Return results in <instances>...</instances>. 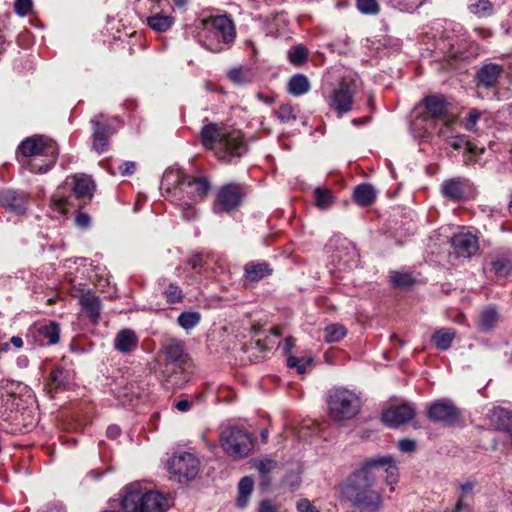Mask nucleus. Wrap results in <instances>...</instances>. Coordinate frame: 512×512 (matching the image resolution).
I'll return each mask as SVG.
<instances>
[{"mask_svg":"<svg viewBox=\"0 0 512 512\" xmlns=\"http://www.w3.org/2000/svg\"><path fill=\"white\" fill-rule=\"evenodd\" d=\"M376 483L374 471L362 465L342 485V497L361 512H379L383 507V494L375 489Z\"/></svg>","mask_w":512,"mask_h":512,"instance_id":"obj_1","label":"nucleus"},{"mask_svg":"<svg viewBox=\"0 0 512 512\" xmlns=\"http://www.w3.org/2000/svg\"><path fill=\"white\" fill-rule=\"evenodd\" d=\"M201 142L206 148L215 150L219 160L229 163L240 158L247 148L240 131L223 132L213 123L202 128Z\"/></svg>","mask_w":512,"mask_h":512,"instance_id":"obj_2","label":"nucleus"},{"mask_svg":"<svg viewBox=\"0 0 512 512\" xmlns=\"http://www.w3.org/2000/svg\"><path fill=\"white\" fill-rule=\"evenodd\" d=\"M164 366L162 375L166 382L174 386H181L188 381L186 371L190 366L188 353L184 343L178 339H168L162 345Z\"/></svg>","mask_w":512,"mask_h":512,"instance_id":"obj_3","label":"nucleus"},{"mask_svg":"<svg viewBox=\"0 0 512 512\" xmlns=\"http://www.w3.org/2000/svg\"><path fill=\"white\" fill-rule=\"evenodd\" d=\"M31 158L44 156L46 160L39 164L37 159H33L29 166L30 170L35 173L47 172L56 162L58 156L57 144L50 138L34 135L23 140L17 148V158Z\"/></svg>","mask_w":512,"mask_h":512,"instance_id":"obj_4","label":"nucleus"},{"mask_svg":"<svg viewBox=\"0 0 512 512\" xmlns=\"http://www.w3.org/2000/svg\"><path fill=\"white\" fill-rule=\"evenodd\" d=\"M205 35L203 45L212 52H220L235 39L233 22L225 15L213 16L204 20Z\"/></svg>","mask_w":512,"mask_h":512,"instance_id":"obj_5","label":"nucleus"},{"mask_svg":"<svg viewBox=\"0 0 512 512\" xmlns=\"http://www.w3.org/2000/svg\"><path fill=\"white\" fill-rule=\"evenodd\" d=\"M328 412L335 421L354 418L361 409L359 396L346 388H335L329 391L327 398Z\"/></svg>","mask_w":512,"mask_h":512,"instance_id":"obj_6","label":"nucleus"},{"mask_svg":"<svg viewBox=\"0 0 512 512\" xmlns=\"http://www.w3.org/2000/svg\"><path fill=\"white\" fill-rule=\"evenodd\" d=\"M220 444L224 452L234 459L249 456L254 448L251 435L237 427L225 428L220 435Z\"/></svg>","mask_w":512,"mask_h":512,"instance_id":"obj_7","label":"nucleus"},{"mask_svg":"<svg viewBox=\"0 0 512 512\" xmlns=\"http://www.w3.org/2000/svg\"><path fill=\"white\" fill-rule=\"evenodd\" d=\"M168 468L171 474L190 481L199 474L200 461L194 454L182 452L171 457Z\"/></svg>","mask_w":512,"mask_h":512,"instance_id":"obj_8","label":"nucleus"},{"mask_svg":"<svg viewBox=\"0 0 512 512\" xmlns=\"http://www.w3.org/2000/svg\"><path fill=\"white\" fill-rule=\"evenodd\" d=\"M427 417L436 423L453 426L459 421L460 410L449 399H441L427 406Z\"/></svg>","mask_w":512,"mask_h":512,"instance_id":"obj_9","label":"nucleus"},{"mask_svg":"<svg viewBox=\"0 0 512 512\" xmlns=\"http://www.w3.org/2000/svg\"><path fill=\"white\" fill-rule=\"evenodd\" d=\"M119 497L124 512H144L145 486L142 482L136 481L124 486Z\"/></svg>","mask_w":512,"mask_h":512,"instance_id":"obj_10","label":"nucleus"},{"mask_svg":"<svg viewBox=\"0 0 512 512\" xmlns=\"http://www.w3.org/2000/svg\"><path fill=\"white\" fill-rule=\"evenodd\" d=\"M244 195L245 192L241 185L226 184L217 193L214 210L216 212L233 211L241 205Z\"/></svg>","mask_w":512,"mask_h":512,"instance_id":"obj_11","label":"nucleus"},{"mask_svg":"<svg viewBox=\"0 0 512 512\" xmlns=\"http://www.w3.org/2000/svg\"><path fill=\"white\" fill-rule=\"evenodd\" d=\"M423 103L427 111V116L437 122H441V127L437 134L439 136H445L450 126L455 122V118L447 116L445 100L440 96L433 95L425 97Z\"/></svg>","mask_w":512,"mask_h":512,"instance_id":"obj_12","label":"nucleus"},{"mask_svg":"<svg viewBox=\"0 0 512 512\" xmlns=\"http://www.w3.org/2000/svg\"><path fill=\"white\" fill-rule=\"evenodd\" d=\"M176 176L179 190L186 193L192 202L201 201L206 197L210 189V183L206 178L187 175L180 176L178 173Z\"/></svg>","mask_w":512,"mask_h":512,"instance_id":"obj_13","label":"nucleus"},{"mask_svg":"<svg viewBox=\"0 0 512 512\" xmlns=\"http://www.w3.org/2000/svg\"><path fill=\"white\" fill-rule=\"evenodd\" d=\"M331 259L339 271L351 270L358 265L359 253L353 243L343 240L331 255Z\"/></svg>","mask_w":512,"mask_h":512,"instance_id":"obj_14","label":"nucleus"},{"mask_svg":"<svg viewBox=\"0 0 512 512\" xmlns=\"http://www.w3.org/2000/svg\"><path fill=\"white\" fill-rule=\"evenodd\" d=\"M326 100L329 108L334 110L338 117H342L352 109L353 92L346 84L342 83L331 92Z\"/></svg>","mask_w":512,"mask_h":512,"instance_id":"obj_15","label":"nucleus"},{"mask_svg":"<svg viewBox=\"0 0 512 512\" xmlns=\"http://www.w3.org/2000/svg\"><path fill=\"white\" fill-rule=\"evenodd\" d=\"M450 242L458 257L470 258L479 250L477 236L469 231H460L454 234Z\"/></svg>","mask_w":512,"mask_h":512,"instance_id":"obj_16","label":"nucleus"},{"mask_svg":"<svg viewBox=\"0 0 512 512\" xmlns=\"http://www.w3.org/2000/svg\"><path fill=\"white\" fill-rule=\"evenodd\" d=\"M363 466H369V470L374 471L377 477L385 473L388 485L395 484L398 481V468L394 459L389 455L370 459Z\"/></svg>","mask_w":512,"mask_h":512,"instance_id":"obj_17","label":"nucleus"},{"mask_svg":"<svg viewBox=\"0 0 512 512\" xmlns=\"http://www.w3.org/2000/svg\"><path fill=\"white\" fill-rule=\"evenodd\" d=\"M415 416V409L412 405L403 404L393 406L385 410L382 420L389 428H397L400 425L412 420Z\"/></svg>","mask_w":512,"mask_h":512,"instance_id":"obj_18","label":"nucleus"},{"mask_svg":"<svg viewBox=\"0 0 512 512\" xmlns=\"http://www.w3.org/2000/svg\"><path fill=\"white\" fill-rule=\"evenodd\" d=\"M503 73V67L494 63H487L480 67L475 79L478 87L490 88L498 83Z\"/></svg>","mask_w":512,"mask_h":512,"instance_id":"obj_19","label":"nucleus"},{"mask_svg":"<svg viewBox=\"0 0 512 512\" xmlns=\"http://www.w3.org/2000/svg\"><path fill=\"white\" fill-rule=\"evenodd\" d=\"M449 145L455 149L459 150L462 147L466 148V153L464 155V161L466 164L476 163L480 160V156L486 153V148H478L472 143L468 142L464 136H451L448 137Z\"/></svg>","mask_w":512,"mask_h":512,"instance_id":"obj_20","label":"nucleus"},{"mask_svg":"<svg viewBox=\"0 0 512 512\" xmlns=\"http://www.w3.org/2000/svg\"><path fill=\"white\" fill-rule=\"evenodd\" d=\"M28 197L23 192L5 190L0 192V204L16 213H24L27 208Z\"/></svg>","mask_w":512,"mask_h":512,"instance_id":"obj_21","label":"nucleus"},{"mask_svg":"<svg viewBox=\"0 0 512 512\" xmlns=\"http://www.w3.org/2000/svg\"><path fill=\"white\" fill-rule=\"evenodd\" d=\"M467 180L464 178H452L446 180L441 185L443 196L453 202H458L464 198Z\"/></svg>","mask_w":512,"mask_h":512,"instance_id":"obj_22","label":"nucleus"},{"mask_svg":"<svg viewBox=\"0 0 512 512\" xmlns=\"http://www.w3.org/2000/svg\"><path fill=\"white\" fill-rule=\"evenodd\" d=\"M60 337V326L55 321H49L37 327L36 340L40 345H54L58 343Z\"/></svg>","mask_w":512,"mask_h":512,"instance_id":"obj_23","label":"nucleus"},{"mask_svg":"<svg viewBox=\"0 0 512 512\" xmlns=\"http://www.w3.org/2000/svg\"><path fill=\"white\" fill-rule=\"evenodd\" d=\"M138 346V337L131 329L120 330L114 339V348L121 353L134 351Z\"/></svg>","mask_w":512,"mask_h":512,"instance_id":"obj_24","label":"nucleus"},{"mask_svg":"<svg viewBox=\"0 0 512 512\" xmlns=\"http://www.w3.org/2000/svg\"><path fill=\"white\" fill-rule=\"evenodd\" d=\"M144 512H165L168 507L167 498L158 491L145 487Z\"/></svg>","mask_w":512,"mask_h":512,"instance_id":"obj_25","label":"nucleus"},{"mask_svg":"<svg viewBox=\"0 0 512 512\" xmlns=\"http://www.w3.org/2000/svg\"><path fill=\"white\" fill-rule=\"evenodd\" d=\"M489 419L491 425L498 431L510 432L512 431V413L504 408H494L490 414Z\"/></svg>","mask_w":512,"mask_h":512,"instance_id":"obj_26","label":"nucleus"},{"mask_svg":"<svg viewBox=\"0 0 512 512\" xmlns=\"http://www.w3.org/2000/svg\"><path fill=\"white\" fill-rule=\"evenodd\" d=\"M272 268L267 262H249L244 266V276L251 282H258L271 275Z\"/></svg>","mask_w":512,"mask_h":512,"instance_id":"obj_27","label":"nucleus"},{"mask_svg":"<svg viewBox=\"0 0 512 512\" xmlns=\"http://www.w3.org/2000/svg\"><path fill=\"white\" fill-rule=\"evenodd\" d=\"M456 336L452 328H442L433 333L431 342L440 350H447L451 347Z\"/></svg>","mask_w":512,"mask_h":512,"instance_id":"obj_28","label":"nucleus"},{"mask_svg":"<svg viewBox=\"0 0 512 512\" xmlns=\"http://www.w3.org/2000/svg\"><path fill=\"white\" fill-rule=\"evenodd\" d=\"M310 82L303 74H296L290 78L287 84V91L292 96H301L310 90Z\"/></svg>","mask_w":512,"mask_h":512,"instance_id":"obj_29","label":"nucleus"},{"mask_svg":"<svg viewBox=\"0 0 512 512\" xmlns=\"http://www.w3.org/2000/svg\"><path fill=\"white\" fill-rule=\"evenodd\" d=\"M254 481L251 477H243L238 484V496L236 499V505L239 508L247 506L250 500V496L253 492Z\"/></svg>","mask_w":512,"mask_h":512,"instance_id":"obj_30","label":"nucleus"},{"mask_svg":"<svg viewBox=\"0 0 512 512\" xmlns=\"http://www.w3.org/2000/svg\"><path fill=\"white\" fill-rule=\"evenodd\" d=\"M93 188L94 184L90 177L86 175L74 177L73 193L77 198H91Z\"/></svg>","mask_w":512,"mask_h":512,"instance_id":"obj_31","label":"nucleus"},{"mask_svg":"<svg viewBox=\"0 0 512 512\" xmlns=\"http://www.w3.org/2000/svg\"><path fill=\"white\" fill-rule=\"evenodd\" d=\"M353 196L360 206H368L375 200L376 192L372 185L361 184L355 188Z\"/></svg>","mask_w":512,"mask_h":512,"instance_id":"obj_32","label":"nucleus"},{"mask_svg":"<svg viewBox=\"0 0 512 512\" xmlns=\"http://www.w3.org/2000/svg\"><path fill=\"white\" fill-rule=\"evenodd\" d=\"M147 25L156 32H166L174 24L172 16L156 13L146 19Z\"/></svg>","mask_w":512,"mask_h":512,"instance_id":"obj_33","label":"nucleus"},{"mask_svg":"<svg viewBox=\"0 0 512 512\" xmlns=\"http://www.w3.org/2000/svg\"><path fill=\"white\" fill-rule=\"evenodd\" d=\"M82 310L87 314L90 321L94 324L98 322L100 316V301L97 297H85L80 301Z\"/></svg>","mask_w":512,"mask_h":512,"instance_id":"obj_34","label":"nucleus"},{"mask_svg":"<svg viewBox=\"0 0 512 512\" xmlns=\"http://www.w3.org/2000/svg\"><path fill=\"white\" fill-rule=\"evenodd\" d=\"M314 198L316 206L321 210L330 208L334 203L332 192L323 186H318L314 189Z\"/></svg>","mask_w":512,"mask_h":512,"instance_id":"obj_35","label":"nucleus"},{"mask_svg":"<svg viewBox=\"0 0 512 512\" xmlns=\"http://www.w3.org/2000/svg\"><path fill=\"white\" fill-rule=\"evenodd\" d=\"M492 270L498 279L512 280V262L509 259H496L492 262Z\"/></svg>","mask_w":512,"mask_h":512,"instance_id":"obj_36","label":"nucleus"},{"mask_svg":"<svg viewBox=\"0 0 512 512\" xmlns=\"http://www.w3.org/2000/svg\"><path fill=\"white\" fill-rule=\"evenodd\" d=\"M347 334L346 328L338 323L327 325L324 329V340L327 343L339 342Z\"/></svg>","mask_w":512,"mask_h":512,"instance_id":"obj_37","label":"nucleus"},{"mask_svg":"<svg viewBox=\"0 0 512 512\" xmlns=\"http://www.w3.org/2000/svg\"><path fill=\"white\" fill-rule=\"evenodd\" d=\"M498 321V313L494 308L485 309L479 316L478 325L484 332L491 330Z\"/></svg>","mask_w":512,"mask_h":512,"instance_id":"obj_38","label":"nucleus"},{"mask_svg":"<svg viewBox=\"0 0 512 512\" xmlns=\"http://www.w3.org/2000/svg\"><path fill=\"white\" fill-rule=\"evenodd\" d=\"M201 321V314L199 312H182L178 318L177 322L180 327L185 330H190L196 327Z\"/></svg>","mask_w":512,"mask_h":512,"instance_id":"obj_39","label":"nucleus"},{"mask_svg":"<svg viewBox=\"0 0 512 512\" xmlns=\"http://www.w3.org/2000/svg\"><path fill=\"white\" fill-rule=\"evenodd\" d=\"M469 11L477 17H488L494 12V6L489 0H478L469 5Z\"/></svg>","mask_w":512,"mask_h":512,"instance_id":"obj_40","label":"nucleus"},{"mask_svg":"<svg viewBox=\"0 0 512 512\" xmlns=\"http://www.w3.org/2000/svg\"><path fill=\"white\" fill-rule=\"evenodd\" d=\"M110 136L99 128L93 129V148L101 154L108 150Z\"/></svg>","mask_w":512,"mask_h":512,"instance_id":"obj_41","label":"nucleus"},{"mask_svg":"<svg viewBox=\"0 0 512 512\" xmlns=\"http://www.w3.org/2000/svg\"><path fill=\"white\" fill-rule=\"evenodd\" d=\"M277 118L282 123L294 122L297 119V111L290 103H283L276 111Z\"/></svg>","mask_w":512,"mask_h":512,"instance_id":"obj_42","label":"nucleus"},{"mask_svg":"<svg viewBox=\"0 0 512 512\" xmlns=\"http://www.w3.org/2000/svg\"><path fill=\"white\" fill-rule=\"evenodd\" d=\"M308 56V51L303 45H297L289 49L288 59L294 65H302Z\"/></svg>","mask_w":512,"mask_h":512,"instance_id":"obj_43","label":"nucleus"},{"mask_svg":"<svg viewBox=\"0 0 512 512\" xmlns=\"http://www.w3.org/2000/svg\"><path fill=\"white\" fill-rule=\"evenodd\" d=\"M66 384V373L61 368H56L51 371L48 378V385L51 389L64 388Z\"/></svg>","mask_w":512,"mask_h":512,"instance_id":"obj_44","label":"nucleus"},{"mask_svg":"<svg viewBox=\"0 0 512 512\" xmlns=\"http://www.w3.org/2000/svg\"><path fill=\"white\" fill-rule=\"evenodd\" d=\"M312 363V358H299L295 356L287 358V366L296 369L299 374H304L307 371V367L311 366Z\"/></svg>","mask_w":512,"mask_h":512,"instance_id":"obj_45","label":"nucleus"},{"mask_svg":"<svg viewBox=\"0 0 512 512\" xmlns=\"http://www.w3.org/2000/svg\"><path fill=\"white\" fill-rule=\"evenodd\" d=\"M391 282L397 288H408L414 284L411 274L395 271L391 275Z\"/></svg>","mask_w":512,"mask_h":512,"instance_id":"obj_46","label":"nucleus"},{"mask_svg":"<svg viewBox=\"0 0 512 512\" xmlns=\"http://www.w3.org/2000/svg\"><path fill=\"white\" fill-rule=\"evenodd\" d=\"M255 466L257 467L261 477H267V475H270V473L273 472L278 467V462L266 458L256 461Z\"/></svg>","mask_w":512,"mask_h":512,"instance_id":"obj_47","label":"nucleus"},{"mask_svg":"<svg viewBox=\"0 0 512 512\" xmlns=\"http://www.w3.org/2000/svg\"><path fill=\"white\" fill-rule=\"evenodd\" d=\"M91 124L93 125V129L99 128L104 133H107L109 136L115 133V129L111 127V125L108 123V120L105 118L103 114L95 115L91 119Z\"/></svg>","mask_w":512,"mask_h":512,"instance_id":"obj_48","label":"nucleus"},{"mask_svg":"<svg viewBox=\"0 0 512 512\" xmlns=\"http://www.w3.org/2000/svg\"><path fill=\"white\" fill-rule=\"evenodd\" d=\"M356 5L358 10L363 14H377L379 12V5L376 0H357Z\"/></svg>","mask_w":512,"mask_h":512,"instance_id":"obj_49","label":"nucleus"},{"mask_svg":"<svg viewBox=\"0 0 512 512\" xmlns=\"http://www.w3.org/2000/svg\"><path fill=\"white\" fill-rule=\"evenodd\" d=\"M480 117L481 112L479 110L471 109L468 112L467 117L462 122L464 128L469 131H475Z\"/></svg>","mask_w":512,"mask_h":512,"instance_id":"obj_50","label":"nucleus"},{"mask_svg":"<svg viewBox=\"0 0 512 512\" xmlns=\"http://www.w3.org/2000/svg\"><path fill=\"white\" fill-rule=\"evenodd\" d=\"M228 78L237 85L246 84L249 82L247 73L241 67H236L228 72Z\"/></svg>","mask_w":512,"mask_h":512,"instance_id":"obj_51","label":"nucleus"},{"mask_svg":"<svg viewBox=\"0 0 512 512\" xmlns=\"http://www.w3.org/2000/svg\"><path fill=\"white\" fill-rule=\"evenodd\" d=\"M164 294L169 303H177L182 300L183 294L182 290L173 284H170L164 291Z\"/></svg>","mask_w":512,"mask_h":512,"instance_id":"obj_52","label":"nucleus"},{"mask_svg":"<svg viewBox=\"0 0 512 512\" xmlns=\"http://www.w3.org/2000/svg\"><path fill=\"white\" fill-rule=\"evenodd\" d=\"M32 7V0H15L14 2V11L21 17L28 15L31 12Z\"/></svg>","mask_w":512,"mask_h":512,"instance_id":"obj_53","label":"nucleus"},{"mask_svg":"<svg viewBox=\"0 0 512 512\" xmlns=\"http://www.w3.org/2000/svg\"><path fill=\"white\" fill-rule=\"evenodd\" d=\"M182 217L187 221H192L197 217V210L192 203L183 201L182 204Z\"/></svg>","mask_w":512,"mask_h":512,"instance_id":"obj_54","label":"nucleus"},{"mask_svg":"<svg viewBox=\"0 0 512 512\" xmlns=\"http://www.w3.org/2000/svg\"><path fill=\"white\" fill-rule=\"evenodd\" d=\"M297 512H320V510L314 506L309 499H300L296 503Z\"/></svg>","mask_w":512,"mask_h":512,"instance_id":"obj_55","label":"nucleus"},{"mask_svg":"<svg viewBox=\"0 0 512 512\" xmlns=\"http://www.w3.org/2000/svg\"><path fill=\"white\" fill-rule=\"evenodd\" d=\"M118 171L122 176L132 175L136 171V163L125 161L118 166Z\"/></svg>","mask_w":512,"mask_h":512,"instance_id":"obj_56","label":"nucleus"},{"mask_svg":"<svg viewBox=\"0 0 512 512\" xmlns=\"http://www.w3.org/2000/svg\"><path fill=\"white\" fill-rule=\"evenodd\" d=\"M187 263L191 266V268L195 272H200V269L203 266V258L201 254H192L189 256Z\"/></svg>","mask_w":512,"mask_h":512,"instance_id":"obj_57","label":"nucleus"},{"mask_svg":"<svg viewBox=\"0 0 512 512\" xmlns=\"http://www.w3.org/2000/svg\"><path fill=\"white\" fill-rule=\"evenodd\" d=\"M52 205L61 211L62 213H66L68 208V199L63 197H58L57 195H54L51 199Z\"/></svg>","mask_w":512,"mask_h":512,"instance_id":"obj_58","label":"nucleus"},{"mask_svg":"<svg viewBox=\"0 0 512 512\" xmlns=\"http://www.w3.org/2000/svg\"><path fill=\"white\" fill-rule=\"evenodd\" d=\"M488 150H490L491 152H493L495 154H501L507 150L510 154L509 160L512 161V148L508 149V147L502 143L492 142L489 144Z\"/></svg>","mask_w":512,"mask_h":512,"instance_id":"obj_59","label":"nucleus"},{"mask_svg":"<svg viewBox=\"0 0 512 512\" xmlns=\"http://www.w3.org/2000/svg\"><path fill=\"white\" fill-rule=\"evenodd\" d=\"M398 447L402 452L410 453L416 449V441L411 439H402L398 443Z\"/></svg>","mask_w":512,"mask_h":512,"instance_id":"obj_60","label":"nucleus"},{"mask_svg":"<svg viewBox=\"0 0 512 512\" xmlns=\"http://www.w3.org/2000/svg\"><path fill=\"white\" fill-rule=\"evenodd\" d=\"M258 512H279V510L275 504L266 499L259 503Z\"/></svg>","mask_w":512,"mask_h":512,"instance_id":"obj_61","label":"nucleus"},{"mask_svg":"<svg viewBox=\"0 0 512 512\" xmlns=\"http://www.w3.org/2000/svg\"><path fill=\"white\" fill-rule=\"evenodd\" d=\"M75 223L80 228H86L89 226L90 217L86 213H78L75 218Z\"/></svg>","mask_w":512,"mask_h":512,"instance_id":"obj_62","label":"nucleus"},{"mask_svg":"<svg viewBox=\"0 0 512 512\" xmlns=\"http://www.w3.org/2000/svg\"><path fill=\"white\" fill-rule=\"evenodd\" d=\"M474 488L473 482H466L460 486L461 493L459 495L458 499H462V502H464L465 497L472 492Z\"/></svg>","mask_w":512,"mask_h":512,"instance_id":"obj_63","label":"nucleus"},{"mask_svg":"<svg viewBox=\"0 0 512 512\" xmlns=\"http://www.w3.org/2000/svg\"><path fill=\"white\" fill-rule=\"evenodd\" d=\"M121 433L120 428L117 425H110L106 430V434L111 439H116Z\"/></svg>","mask_w":512,"mask_h":512,"instance_id":"obj_64","label":"nucleus"}]
</instances>
